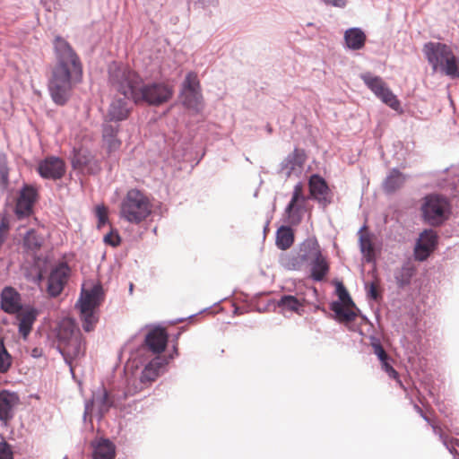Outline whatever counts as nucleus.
<instances>
[{"label": "nucleus", "mask_w": 459, "mask_h": 459, "mask_svg": "<svg viewBox=\"0 0 459 459\" xmlns=\"http://www.w3.org/2000/svg\"><path fill=\"white\" fill-rule=\"evenodd\" d=\"M55 63L48 82L52 101L65 106L72 96L74 87L82 80V64L70 43L61 36L53 40Z\"/></svg>", "instance_id": "1"}, {"label": "nucleus", "mask_w": 459, "mask_h": 459, "mask_svg": "<svg viewBox=\"0 0 459 459\" xmlns=\"http://www.w3.org/2000/svg\"><path fill=\"white\" fill-rule=\"evenodd\" d=\"M423 53L434 72H440L452 79L459 78V58L450 47L441 42H427Z\"/></svg>", "instance_id": "2"}, {"label": "nucleus", "mask_w": 459, "mask_h": 459, "mask_svg": "<svg viewBox=\"0 0 459 459\" xmlns=\"http://www.w3.org/2000/svg\"><path fill=\"white\" fill-rule=\"evenodd\" d=\"M420 211L423 222L431 227H440L449 220L452 204L446 195L430 193L421 199Z\"/></svg>", "instance_id": "3"}, {"label": "nucleus", "mask_w": 459, "mask_h": 459, "mask_svg": "<svg viewBox=\"0 0 459 459\" xmlns=\"http://www.w3.org/2000/svg\"><path fill=\"white\" fill-rule=\"evenodd\" d=\"M152 213L148 196L137 188L129 189L120 204V218L132 224H140Z\"/></svg>", "instance_id": "4"}, {"label": "nucleus", "mask_w": 459, "mask_h": 459, "mask_svg": "<svg viewBox=\"0 0 459 459\" xmlns=\"http://www.w3.org/2000/svg\"><path fill=\"white\" fill-rule=\"evenodd\" d=\"M104 299V291L101 284H94L90 290H82L81 296L75 304L79 309V316L82 322V328L90 333L98 322L97 310Z\"/></svg>", "instance_id": "5"}, {"label": "nucleus", "mask_w": 459, "mask_h": 459, "mask_svg": "<svg viewBox=\"0 0 459 459\" xmlns=\"http://www.w3.org/2000/svg\"><path fill=\"white\" fill-rule=\"evenodd\" d=\"M108 82L125 97H130L134 100V94L141 86V76L128 67L112 62L108 67Z\"/></svg>", "instance_id": "6"}, {"label": "nucleus", "mask_w": 459, "mask_h": 459, "mask_svg": "<svg viewBox=\"0 0 459 459\" xmlns=\"http://www.w3.org/2000/svg\"><path fill=\"white\" fill-rule=\"evenodd\" d=\"M173 87L164 82L143 83L142 81L141 86L134 94V102L135 104L159 107L169 101L173 97Z\"/></svg>", "instance_id": "7"}, {"label": "nucleus", "mask_w": 459, "mask_h": 459, "mask_svg": "<svg viewBox=\"0 0 459 459\" xmlns=\"http://www.w3.org/2000/svg\"><path fill=\"white\" fill-rule=\"evenodd\" d=\"M335 291L338 296V299L330 303V310L334 313V318L338 322L343 324L352 323L358 316V314L356 311L348 307L355 308L358 312H359V308H358L349 291L342 281L336 282Z\"/></svg>", "instance_id": "8"}, {"label": "nucleus", "mask_w": 459, "mask_h": 459, "mask_svg": "<svg viewBox=\"0 0 459 459\" xmlns=\"http://www.w3.org/2000/svg\"><path fill=\"white\" fill-rule=\"evenodd\" d=\"M360 79L367 87L385 104L394 110L400 108V101L393 91L386 86L385 82L380 76L374 75L369 72L360 74Z\"/></svg>", "instance_id": "9"}, {"label": "nucleus", "mask_w": 459, "mask_h": 459, "mask_svg": "<svg viewBox=\"0 0 459 459\" xmlns=\"http://www.w3.org/2000/svg\"><path fill=\"white\" fill-rule=\"evenodd\" d=\"M180 98L182 104L189 109L198 110L202 103V93L197 75L189 72L181 83Z\"/></svg>", "instance_id": "10"}, {"label": "nucleus", "mask_w": 459, "mask_h": 459, "mask_svg": "<svg viewBox=\"0 0 459 459\" xmlns=\"http://www.w3.org/2000/svg\"><path fill=\"white\" fill-rule=\"evenodd\" d=\"M77 338L73 339L70 342L64 346L56 347V351L61 354L65 363L69 367L73 378L75 377L73 362L85 356L86 342L82 334H77Z\"/></svg>", "instance_id": "11"}, {"label": "nucleus", "mask_w": 459, "mask_h": 459, "mask_svg": "<svg viewBox=\"0 0 459 459\" xmlns=\"http://www.w3.org/2000/svg\"><path fill=\"white\" fill-rule=\"evenodd\" d=\"M168 342V332L164 327L158 325L147 332L140 351H150L155 356H160L165 351Z\"/></svg>", "instance_id": "12"}, {"label": "nucleus", "mask_w": 459, "mask_h": 459, "mask_svg": "<svg viewBox=\"0 0 459 459\" xmlns=\"http://www.w3.org/2000/svg\"><path fill=\"white\" fill-rule=\"evenodd\" d=\"M38 197L39 194L34 186L27 184L22 186L20 189L14 209V212L18 219H23L30 216Z\"/></svg>", "instance_id": "13"}, {"label": "nucleus", "mask_w": 459, "mask_h": 459, "mask_svg": "<svg viewBox=\"0 0 459 459\" xmlns=\"http://www.w3.org/2000/svg\"><path fill=\"white\" fill-rule=\"evenodd\" d=\"M95 401L98 403V416L99 420H102L104 416L108 412L110 408L116 406V400L110 393L105 389L101 388L100 394H94L93 398L87 400L84 403V412H83V420L85 421L88 415L91 413Z\"/></svg>", "instance_id": "14"}, {"label": "nucleus", "mask_w": 459, "mask_h": 459, "mask_svg": "<svg viewBox=\"0 0 459 459\" xmlns=\"http://www.w3.org/2000/svg\"><path fill=\"white\" fill-rule=\"evenodd\" d=\"M66 170L65 161L56 156H48L39 161L37 171L44 179H61Z\"/></svg>", "instance_id": "15"}, {"label": "nucleus", "mask_w": 459, "mask_h": 459, "mask_svg": "<svg viewBox=\"0 0 459 459\" xmlns=\"http://www.w3.org/2000/svg\"><path fill=\"white\" fill-rule=\"evenodd\" d=\"M437 244V235L432 229L424 230L416 241L414 257L417 261H425L434 251Z\"/></svg>", "instance_id": "16"}, {"label": "nucleus", "mask_w": 459, "mask_h": 459, "mask_svg": "<svg viewBox=\"0 0 459 459\" xmlns=\"http://www.w3.org/2000/svg\"><path fill=\"white\" fill-rule=\"evenodd\" d=\"M307 155L303 149L295 148L292 153H290L280 164V173H283L286 178L292 175L299 176L303 171V166Z\"/></svg>", "instance_id": "17"}, {"label": "nucleus", "mask_w": 459, "mask_h": 459, "mask_svg": "<svg viewBox=\"0 0 459 459\" xmlns=\"http://www.w3.org/2000/svg\"><path fill=\"white\" fill-rule=\"evenodd\" d=\"M129 98L124 96V98L114 99L108 108L104 122L119 124V122L127 119L132 109L128 100Z\"/></svg>", "instance_id": "18"}, {"label": "nucleus", "mask_w": 459, "mask_h": 459, "mask_svg": "<svg viewBox=\"0 0 459 459\" xmlns=\"http://www.w3.org/2000/svg\"><path fill=\"white\" fill-rule=\"evenodd\" d=\"M21 294L12 286H5L0 293V308L7 314L15 315L23 309Z\"/></svg>", "instance_id": "19"}, {"label": "nucleus", "mask_w": 459, "mask_h": 459, "mask_svg": "<svg viewBox=\"0 0 459 459\" xmlns=\"http://www.w3.org/2000/svg\"><path fill=\"white\" fill-rule=\"evenodd\" d=\"M69 267L62 264L50 272L48 279V293L50 297L56 298L63 291L68 277Z\"/></svg>", "instance_id": "20"}, {"label": "nucleus", "mask_w": 459, "mask_h": 459, "mask_svg": "<svg viewBox=\"0 0 459 459\" xmlns=\"http://www.w3.org/2000/svg\"><path fill=\"white\" fill-rule=\"evenodd\" d=\"M119 131V124H111L108 122H103L102 124L103 146L109 156L118 152L121 148L122 141L118 138Z\"/></svg>", "instance_id": "21"}, {"label": "nucleus", "mask_w": 459, "mask_h": 459, "mask_svg": "<svg viewBox=\"0 0 459 459\" xmlns=\"http://www.w3.org/2000/svg\"><path fill=\"white\" fill-rule=\"evenodd\" d=\"M164 359L159 356H154L143 367L140 376V385H150L157 379V377L166 370Z\"/></svg>", "instance_id": "22"}, {"label": "nucleus", "mask_w": 459, "mask_h": 459, "mask_svg": "<svg viewBox=\"0 0 459 459\" xmlns=\"http://www.w3.org/2000/svg\"><path fill=\"white\" fill-rule=\"evenodd\" d=\"M77 334H82L77 327L75 321L72 318H64L56 329V347L64 346L70 342L73 339L77 338Z\"/></svg>", "instance_id": "23"}, {"label": "nucleus", "mask_w": 459, "mask_h": 459, "mask_svg": "<svg viewBox=\"0 0 459 459\" xmlns=\"http://www.w3.org/2000/svg\"><path fill=\"white\" fill-rule=\"evenodd\" d=\"M307 200H290L284 210V220L290 225H299L307 211Z\"/></svg>", "instance_id": "24"}, {"label": "nucleus", "mask_w": 459, "mask_h": 459, "mask_svg": "<svg viewBox=\"0 0 459 459\" xmlns=\"http://www.w3.org/2000/svg\"><path fill=\"white\" fill-rule=\"evenodd\" d=\"M18 323V331L23 339H26L32 330L37 319L38 310L32 307H26L15 314Z\"/></svg>", "instance_id": "25"}, {"label": "nucleus", "mask_w": 459, "mask_h": 459, "mask_svg": "<svg viewBox=\"0 0 459 459\" xmlns=\"http://www.w3.org/2000/svg\"><path fill=\"white\" fill-rule=\"evenodd\" d=\"M19 397L8 390L0 392V421L7 422L13 417V407L18 403Z\"/></svg>", "instance_id": "26"}, {"label": "nucleus", "mask_w": 459, "mask_h": 459, "mask_svg": "<svg viewBox=\"0 0 459 459\" xmlns=\"http://www.w3.org/2000/svg\"><path fill=\"white\" fill-rule=\"evenodd\" d=\"M93 459H114L116 446L108 438L100 437L91 442Z\"/></svg>", "instance_id": "27"}, {"label": "nucleus", "mask_w": 459, "mask_h": 459, "mask_svg": "<svg viewBox=\"0 0 459 459\" xmlns=\"http://www.w3.org/2000/svg\"><path fill=\"white\" fill-rule=\"evenodd\" d=\"M297 252L306 264L322 254L321 247L315 237H309L300 243Z\"/></svg>", "instance_id": "28"}, {"label": "nucleus", "mask_w": 459, "mask_h": 459, "mask_svg": "<svg viewBox=\"0 0 459 459\" xmlns=\"http://www.w3.org/2000/svg\"><path fill=\"white\" fill-rule=\"evenodd\" d=\"M343 38L346 47L351 50L362 49L367 39L365 32L358 27L346 30Z\"/></svg>", "instance_id": "29"}, {"label": "nucleus", "mask_w": 459, "mask_h": 459, "mask_svg": "<svg viewBox=\"0 0 459 459\" xmlns=\"http://www.w3.org/2000/svg\"><path fill=\"white\" fill-rule=\"evenodd\" d=\"M307 265L310 266V277L314 281H322L329 273V264L323 254L316 257Z\"/></svg>", "instance_id": "30"}, {"label": "nucleus", "mask_w": 459, "mask_h": 459, "mask_svg": "<svg viewBox=\"0 0 459 459\" xmlns=\"http://www.w3.org/2000/svg\"><path fill=\"white\" fill-rule=\"evenodd\" d=\"M309 192L313 198L319 202H325V195L328 193L329 187L326 181L318 174H313L308 180Z\"/></svg>", "instance_id": "31"}, {"label": "nucleus", "mask_w": 459, "mask_h": 459, "mask_svg": "<svg viewBox=\"0 0 459 459\" xmlns=\"http://www.w3.org/2000/svg\"><path fill=\"white\" fill-rule=\"evenodd\" d=\"M292 225H281L276 231V246L281 250H287L294 243L295 236Z\"/></svg>", "instance_id": "32"}, {"label": "nucleus", "mask_w": 459, "mask_h": 459, "mask_svg": "<svg viewBox=\"0 0 459 459\" xmlns=\"http://www.w3.org/2000/svg\"><path fill=\"white\" fill-rule=\"evenodd\" d=\"M405 176L397 169H393L385 178L383 187L387 193H394L405 182Z\"/></svg>", "instance_id": "33"}, {"label": "nucleus", "mask_w": 459, "mask_h": 459, "mask_svg": "<svg viewBox=\"0 0 459 459\" xmlns=\"http://www.w3.org/2000/svg\"><path fill=\"white\" fill-rule=\"evenodd\" d=\"M415 273L414 268L409 264H403L400 269L394 272V279L399 289H404L411 284V279Z\"/></svg>", "instance_id": "34"}, {"label": "nucleus", "mask_w": 459, "mask_h": 459, "mask_svg": "<svg viewBox=\"0 0 459 459\" xmlns=\"http://www.w3.org/2000/svg\"><path fill=\"white\" fill-rule=\"evenodd\" d=\"M431 427L433 432L439 437L440 441L454 456V459H459V453L455 448V446H459V440L456 438L449 439L448 437L445 435L442 429L437 425H431Z\"/></svg>", "instance_id": "35"}, {"label": "nucleus", "mask_w": 459, "mask_h": 459, "mask_svg": "<svg viewBox=\"0 0 459 459\" xmlns=\"http://www.w3.org/2000/svg\"><path fill=\"white\" fill-rule=\"evenodd\" d=\"M359 249L361 254L365 256L368 263L375 260V247L372 242L371 237L368 234H360L359 238Z\"/></svg>", "instance_id": "36"}, {"label": "nucleus", "mask_w": 459, "mask_h": 459, "mask_svg": "<svg viewBox=\"0 0 459 459\" xmlns=\"http://www.w3.org/2000/svg\"><path fill=\"white\" fill-rule=\"evenodd\" d=\"M300 258L301 257L299 256V253L296 251L295 253H291L285 255L284 257H281V264L288 270L299 271L303 268L304 265H307L305 262Z\"/></svg>", "instance_id": "37"}, {"label": "nucleus", "mask_w": 459, "mask_h": 459, "mask_svg": "<svg viewBox=\"0 0 459 459\" xmlns=\"http://www.w3.org/2000/svg\"><path fill=\"white\" fill-rule=\"evenodd\" d=\"M278 307L293 312H299L303 307L302 303L293 295H283L277 302Z\"/></svg>", "instance_id": "38"}, {"label": "nucleus", "mask_w": 459, "mask_h": 459, "mask_svg": "<svg viewBox=\"0 0 459 459\" xmlns=\"http://www.w3.org/2000/svg\"><path fill=\"white\" fill-rule=\"evenodd\" d=\"M91 157L86 150H79L74 152L72 159V166L74 169H83L91 163Z\"/></svg>", "instance_id": "39"}, {"label": "nucleus", "mask_w": 459, "mask_h": 459, "mask_svg": "<svg viewBox=\"0 0 459 459\" xmlns=\"http://www.w3.org/2000/svg\"><path fill=\"white\" fill-rule=\"evenodd\" d=\"M369 341H370V345L373 349V352L377 357V359L380 362L385 359H390L391 356L387 353V351L383 347L379 338H377L374 335H370Z\"/></svg>", "instance_id": "40"}, {"label": "nucleus", "mask_w": 459, "mask_h": 459, "mask_svg": "<svg viewBox=\"0 0 459 459\" xmlns=\"http://www.w3.org/2000/svg\"><path fill=\"white\" fill-rule=\"evenodd\" d=\"M12 356L4 346V342L0 339V373L7 372L12 366Z\"/></svg>", "instance_id": "41"}, {"label": "nucleus", "mask_w": 459, "mask_h": 459, "mask_svg": "<svg viewBox=\"0 0 459 459\" xmlns=\"http://www.w3.org/2000/svg\"><path fill=\"white\" fill-rule=\"evenodd\" d=\"M393 359L390 357L389 359H385L380 362L381 368L388 375V377L392 379L396 380V382L403 386L402 381L400 379L398 372L393 367Z\"/></svg>", "instance_id": "42"}, {"label": "nucleus", "mask_w": 459, "mask_h": 459, "mask_svg": "<svg viewBox=\"0 0 459 459\" xmlns=\"http://www.w3.org/2000/svg\"><path fill=\"white\" fill-rule=\"evenodd\" d=\"M103 241L105 244L116 247L121 243V237L117 230H111L104 236Z\"/></svg>", "instance_id": "43"}, {"label": "nucleus", "mask_w": 459, "mask_h": 459, "mask_svg": "<svg viewBox=\"0 0 459 459\" xmlns=\"http://www.w3.org/2000/svg\"><path fill=\"white\" fill-rule=\"evenodd\" d=\"M95 215L98 219V228L104 226L108 221V210L104 205H97Z\"/></svg>", "instance_id": "44"}, {"label": "nucleus", "mask_w": 459, "mask_h": 459, "mask_svg": "<svg viewBox=\"0 0 459 459\" xmlns=\"http://www.w3.org/2000/svg\"><path fill=\"white\" fill-rule=\"evenodd\" d=\"M291 200H297V199H299V200H308L309 197L307 196L305 194H304V186L302 184V182H298L295 186H294V188H293V191H292V195H291Z\"/></svg>", "instance_id": "45"}, {"label": "nucleus", "mask_w": 459, "mask_h": 459, "mask_svg": "<svg viewBox=\"0 0 459 459\" xmlns=\"http://www.w3.org/2000/svg\"><path fill=\"white\" fill-rule=\"evenodd\" d=\"M0 459H13L12 446L6 441L0 442Z\"/></svg>", "instance_id": "46"}, {"label": "nucleus", "mask_w": 459, "mask_h": 459, "mask_svg": "<svg viewBox=\"0 0 459 459\" xmlns=\"http://www.w3.org/2000/svg\"><path fill=\"white\" fill-rule=\"evenodd\" d=\"M177 356H178V345L174 344L172 347V351L168 355H163L162 353L159 356L160 359H164V363L166 366L169 364L171 360H173Z\"/></svg>", "instance_id": "47"}, {"label": "nucleus", "mask_w": 459, "mask_h": 459, "mask_svg": "<svg viewBox=\"0 0 459 459\" xmlns=\"http://www.w3.org/2000/svg\"><path fill=\"white\" fill-rule=\"evenodd\" d=\"M24 244L30 249H39L41 247V243L34 235L26 237Z\"/></svg>", "instance_id": "48"}, {"label": "nucleus", "mask_w": 459, "mask_h": 459, "mask_svg": "<svg viewBox=\"0 0 459 459\" xmlns=\"http://www.w3.org/2000/svg\"><path fill=\"white\" fill-rule=\"evenodd\" d=\"M367 295L368 298H370L373 300H378L380 299V294L377 290L376 285L371 282L367 290Z\"/></svg>", "instance_id": "49"}, {"label": "nucleus", "mask_w": 459, "mask_h": 459, "mask_svg": "<svg viewBox=\"0 0 459 459\" xmlns=\"http://www.w3.org/2000/svg\"><path fill=\"white\" fill-rule=\"evenodd\" d=\"M143 386H134V389L132 390L130 387H128L121 396L118 397L120 400H126L128 396L134 395L135 393H137L139 390H141Z\"/></svg>", "instance_id": "50"}, {"label": "nucleus", "mask_w": 459, "mask_h": 459, "mask_svg": "<svg viewBox=\"0 0 459 459\" xmlns=\"http://www.w3.org/2000/svg\"><path fill=\"white\" fill-rule=\"evenodd\" d=\"M43 355V350L40 347H34L30 351V356L34 359H39Z\"/></svg>", "instance_id": "51"}, {"label": "nucleus", "mask_w": 459, "mask_h": 459, "mask_svg": "<svg viewBox=\"0 0 459 459\" xmlns=\"http://www.w3.org/2000/svg\"><path fill=\"white\" fill-rule=\"evenodd\" d=\"M9 229V225L6 221H2L0 223V233L4 234L5 231H7Z\"/></svg>", "instance_id": "52"}, {"label": "nucleus", "mask_w": 459, "mask_h": 459, "mask_svg": "<svg viewBox=\"0 0 459 459\" xmlns=\"http://www.w3.org/2000/svg\"><path fill=\"white\" fill-rule=\"evenodd\" d=\"M351 309L356 311L358 316H359L361 317L363 322L368 323V324H371L369 319L365 315L361 314L360 311L358 312L355 308H352V307Z\"/></svg>", "instance_id": "53"}, {"label": "nucleus", "mask_w": 459, "mask_h": 459, "mask_svg": "<svg viewBox=\"0 0 459 459\" xmlns=\"http://www.w3.org/2000/svg\"><path fill=\"white\" fill-rule=\"evenodd\" d=\"M329 3L332 4L333 6L340 7V8H344L346 5V2H329Z\"/></svg>", "instance_id": "54"}, {"label": "nucleus", "mask_w": 459, "mask_h": 459, "mask_svg": "<svg viewBox=\"0 0 459 459\" xmlns=\"http://www.w3.org/2000/svg\"><path fill=\"white\" fill-rule=\"evenodd\" d=\"M44 279L43 274L41 273H38L36 276V281L40 282Z\"/></svg>", "instance_id": "55"}, {"label": "nucleus", "mask_w": 459, "mask_h": 459, "mask_svg": "<svg viewBox=\"0 0 459 459\" xmlns=\"http://www.w3.org/2000/svg\"><path fill=\"white\" fill-rule=\"evenodd\" d=\"M4 238H5L4 234L0 233V247L4 242Z\"/></svg>", "instance_id": "56"}, {"label": "nucleus", "mask_w": 459, "mask_h": 459, "mask_svg": "<svg viewBox=\"0 0 459 459\" xmlns=\"http://www.w3.org/2000/svg\"><path fill=\"white\" fill-rule=\"evenodd\" d=\"M420 416L423 418L425 421L429 422V417L426 414H424V412L420 413Z\"/></svg>", "instance_id": "57"}, {"label": "nucleus", "mask_w": 459, "mask_h": 459, "mask_svg": "<svg viewBox=\"0 0 459 459\" xmlns=\"http://www.w3.org/2000/svg\"><path fill=\"white\" fill-rule=\"evenodd\" d=\"M414 409L420 414L422 413V410L420 409V407L417 404H414Z\"/></svg>", "instance_id": "58"}, {"label": "nucleus", "mask_w": 459, "mask_h": 459, "mask_svg": "<svg viewBox=\"0 0 459 459\" xmlns=\"http://www.w3.org/2000/svg\"><path fill=\"white\" fill-rule=\"evenodd\" d=\"M234 313L237 314V315L241 314L240 308L238 307H236L235 309H234Z\"/></svg>", "instance_id": "59"}, {"label": "nucleus", "mask_w": 459, "mask_h": 459, "mask_svg": "<svg viewBox=\"0 0 459 459\" xmlns=\"http://www.w3.org/2000/svg\"><path fill=\"white\" fill-rule=\"evenodd\" d=\"M133 290H134V284L133 283H130L129 285V292L132 294L133 293Z\"/></svg>", "instance_id": "60"}, {"label": "nucleus", "mask_w": 459, "mask_h": 459, "mask_svg": "<svg viewBox=\"0 0 459 459\" xmlns=\"http://www.w3.org/2000/svg\"><path fill=\"white\" fill-rule=\"evenodd\" d=\"M268 227H269V221L266 222L264 228V232L265 233L266 230H268Z\"/></svg>", "instance_id": "61"}, {"label": "nucleus", "mask_w": 459, "mask_h": 459, "mask_svg": "<svg viewBox=\"0 0 459 459\" xmlns=\"http://www.w3.org/2000/svg\"><path fill=\"white\" fill-rule=\"evenodd\" d=\"M267 131H268L269 133H271V132H272V127H271L270 126H267Z\"/></svg>", "instance_id": "62"}, {"label": "nucleus", "mask_w": 459, "mask_h": 459, "mask_svg": "<svg viewBox=\"0 0 459 459\" xmlns=\"http://www.w3.org/2000/svg\"><path fill=\"white\" fill-rule=\"evenodd\" d=\"M64 459H68L66 456Z\"/></svg>", "instance_id": "63"}]
</instances>
